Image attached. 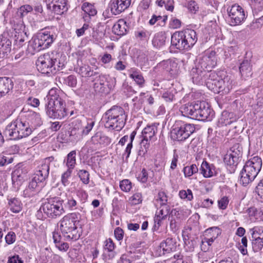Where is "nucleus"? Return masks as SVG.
<instances>
[{
    "instance_id": "nucleus-1",
    "label": "nucleus",
    "mask_w": 263,
    "mask_h": 263,
    "mask_svg": "<svg viewBox=\"0 0 263 263\" xmlns=\"http://www.w3.org/2000/svg\"><path fill=\"white\" fill-rule=\"evenodd\" d=\"M37 70L41 73L50 76L62 70L64 60L57 52H47L40 55L36 61Z\"/></svg>"
},
{
    "instance_id": "nucleus-2",
    "label": "nucleus",
    "mask_w": 263,
    "mask_h": 263,
    "mask_svg": "<svg viewBox=\"0 0 263 263\" xmlns=\"http://www.w3.org/2000/svg\"><path fill=\"white\" fill-rule=\"evenodd\" d=\"M180 111L183 116L199 121H210L214 112L209 105L204 101H197L182 105Z\"/></svg>"
},
{
    "instance_id": "nucleus-3",
    "label": "nucleus",
    "mask_w": 263,
    "mask_h": 263,
    "mask_svg": "<svg viewBox=\"0 0 263 263\" xmlns=\"http://www.w3.org/2000/svg\"><path fill=\"white\" fill-rule=\"evenodd\" d=\"M206 85L209 89L215 93L227 94L233 87V80L224 71H214L209 74Z\"/></svg>"
},
{
    "instance_id": "nucleus-4",
    "label": "nucleus",
    "mask_w": 263,
    "mask_h": 263,
    "mask_svg": "<svg viewBox=\"0 0 263 263\" xmlns=\"http://www.w3.org/2000/svg\"><path fill=\"white\" fill-rule=\"evenodd\" d=\"M80 219V214L74 212L64 216L60 220V228L66 240L76 241L80 237L81 235L77 227Z\"/></svg>"
},
{
    "instance_id": "nucleus-5",
    "label": "nucleus",
    "mask_w": 263,
    "mask_h": 263,
    "mask_svg": "<svg viewBox=\"0 0 263 263\" xmlns=\"http://www.w3.org/2000/svg\"><path fill=\"white\" fill-rule=\"evenodd\" d=\"M105 127L120 131L124 126L127 116L124 109L119 106H113L103 115Z\"/></svg>"
},
{
    "instance_id": "nucleus-6",
    "label": "nucleus",
    "mask_w": 263,
    "mask_h": 263,
    "mask_svg": "<svg viewBox=\"0 0 263 263\" xmlns=\"http://www.w3.org/2000/svg\"><path fill=\"white\" fill-rule=\"evenodd\" d=\"M197 41V36L195 30L186 29L180 31H176L171 36V45L179 50H189Z\"/></svg>"
},
{
    "instance_id": "nucleus-7",
    "label": "nucleus",
    "mask_w": 263,
    "mask_h": 263,
    "mask_svg": "<svg viewBox=\"0 0 263 263\" xmlns=\"http://www.w3.org/2000/svg\"><path fill=\"white\" fill-rule=\"evenodd\" d=\"M31 133L32 129L28 122L16 120L6 126L3 135L9 140H17L29 136Z\"/></svg>"
},
{
    "instance_id": "nucleus-8",
    "label": "nucleus",
    "mask_w": 263,
    "mask_h": 263,
    "mask_svg": "<svg viewBox=\"0 0 263 263\" xmlns=\"http://www.w3.org/2000/svg\"><path fill=\"white\" fill-rule=\"evenodd\" d=\"M194 124L187 123L182 120L175 121L171 131V138L177 141H183L187 139L195 131Z\"/></svg>"
},
{
    "instance_id": "nucleus-9",
    "label": "nucleus",
    "mask_w": 263,
    "mask_h": 263,
    "mask_svg": "<svg viewBox=\"0 0 263 263\" xmlns=\"http://www.w3.org/2000/svg\"><path fill=\"white\" fill-rule=\"evenodd\" d=\"M63 200H49L43 203L38 211L43 213L46 216L51 218H56L65 213L63 206Z\"/></svg>"
},
{
    "instance_id": "nucleus-10",
    "label": "nucleus",
    "mask_w": 263,
    "mask_h": 263,
    "mask_svg": "<svg viewBox=\"0 0 263 263\" xmlns=\"http://www.w3.org/2000/svg\"><path fill=\"white\" fill-rule=\"evenodd\" d=\"M228 21L233 26L241 24L246 18L244 9L238 4H234L227 8Z\"/></svg>"
},
{
    "instance_id": "nucleus-11",
    "label": "nucleus",
    "mask_w": 263,
    "mask_h": 263,
    "mask_svg": "<svg viewBox=\"0 0 263 263\" xmlns=\"http://www.w3.org/2000/svg\"><path fill=\"white\" fill-rule=\"evenodd\" d=\"M116 85V79L106 75L100 74L97 81L94 83L93 87L98 93H108Z\"/></svg>"
},
{
    "instance_id": "nucleus-12",
    "label": "nucleus",
    "mask_w": 263,
    "mask_h": 263,
    "mask_svg": "<svg viewBox=\"0 0 263 263\" xmlns=\"http://www.w3.org/2000/svg\"><path fill=\"white\" fill-rule=\"evenodd\" d=\"M65 106V102L64 101H60L53 104L48 103L46 105V114L50 118L63 119L68 115Z\"/></svg>"
},
{
    "instance_id": "nucleus-13",
    "label": "nucleus",
    "mask_w": 263,
    "mask_h": 263,
    "mask_svg": "<svg viewBox=\"0 0 263 263\" xmlns=\"http://www.w3.org/2000/svg\"><path fill=\"white\" fill-rule=\"evenodd\" d=\"M262 166V161L258 156H255L246 162L242 170L250 175L251 178L255 179L260 171Z\"/></svg>"
},
{
    "instance_id": "nucleus-14",
    "label": "nucleus",
    "mask_w": 263,
    "mask_h": 263,
    "mask_svg": "<svg viewBox=\"0 0 263 263\" xmlns=\"http://www.w3.org/2000/svg\"><path fill=\"white\" fill-rule=\"evenodd\" d=\"M200 68H202L207 73L212 72V69L217 64L216 52L211 51L202 57L198 63Z\"/></svg>"
},
{
    "instance_id": "nucleus-15",
    "label": "nucleus",
    "mask_w": 263,
    "mask_h": 263,
    "mask_svg": "<svg viewBox=\"0 0 263 263\" xmlns=\"http://www.w3.org/2000/svg\"><path fill=\"white\" fill-rule=\"evenodd\" d=\"M47 8L51 12L57 14H62L66 11L67 0H45Z\"/></svg>"
},
{
    "instance_id": "nucleus-16",
    "label": "nucleus",
    "mask_w": 263,
    "mask_h": 263,
    "mask_svg": "<svg viewBox=\"0 0 263 263\" xmlns=\"http://www.w3.org/2000/svg\"><path fill=\"white\" fill-rule=\"evenodd\" d=\"M177 63L172 60H164L154 68V71L156 72L165 71L171 76L176 74Z\"/></svg>"
},
{
    "instance_id": "nucleus-17",
    "label": "nucleus",
    "mask_w": 263,
    "mask_h": 263,
    "mask_svg": "<svg viewBox=\"0 0 263 263\" xmlns=\"http://www.w3.org/2000/svg\"><path fill=\"white\" fill-rule=\"evenodd\" d=\"M170 206L162 207L157 208L154 218V224L153 228L154 231L158 230L164 220H165L170 212Z\"/></svg>"
},
{
    "instance_id": "nucleus-18",
    "label": "nucleus",
    "mask_w": 263,
    "mask_h": 263,
    "mask_svg": "<svg viewBox=\"0 0 263 263\" xmlns=\"http://www.w3.org/2000/svg\"><path fill=\"white\" fill-rule=\"evenodd\" d=\"M131 4V0H111L109 7L111 13L118 15L127 9Z\"/></svg>"
},
{
    "instance_id": "nucleus-19",
    "label": "nucleus",
    "mask_w": 263,
    "mask_h": 263,
    "mask_svg": "<svg viewBox=\"0 0 263 263\" xmlns=\"http://www.w3.org/2000/svg\"><path fill=\"white\" fill-rule=\"evenodd\" d=\"M95 121L92 119H89L86 120V123H84L83 125H81V121L76 120L72 123V124L73 125L75 124V125H78L77 127H73L71 131H70V136L76 135L78 134V130L79 129V127L82 126V133L83 135H87L89 134V133L91 130L95 125Z\"/></svg>"
},
{
    "instance_id": "nucleus-20",
    "label": "nucleus",
    "mask_w": 263,
    "mask_h": 263,
    "mask_svg": "<svg viewBox=\"0 0 263 263\" xmlns=\"http://www.w3.org/2000/svg\"><path fill=\"white\" fill-rule=\"evenodd\" d=\"M12 42L7 34L0 35V59L8 57L11 51Z\"/></svg>"
},
{
    "instance_id": "nucleus-21",
    "label": "nucleus",
    "mask_w": 263,
    "mask_h": 263,
    "mask_svg": "<svg viewBox=\"0 0 263 263\" xmlns=\"http://www.w3.org/2000/svg\"><path fill=\"white\" fill-rule=\"evenodd\" d=\"M110 142L111 139L100 132L96 133L90 141V143L94 145L96 147H99L101 145H107Z\"/></svg>"
},
{
    "instance_id": "nucleus-22",
    "label": "nucleus",
    "mask_w": 263,
    "mask_h": 263,
    "mask_svg": "<svg viewBox=\"0 0 263 263\" xmlns=\"http://www.w3.org/2000/svg\"><path fill=\"white\" fill-rule=\"evenodd\" d=\"M147 127H148V125L143 129L140 136L141 142L140 143L138 155L141 157H146L147 155L148 138L147 134L148 133V129Z\"/></svg>"
},
{
    "instance_id": "nucleus-23",
    "label": "nucleus",
    "mask_w": 263,
    "mask_h": 263,
    "mask_svg": "<svg viewBox=\"0 0 263 263\" xmlns=\"http://www.w3.org/2000/svg\"><path fill=\"white\" fill-rule=\"evenodd\" d=\"M36 35L43 50L48 48L54 40L53 35L47 31L39 32Z\"/></svg>"
},
{
    "instance_id": "nucleus-24",
    "label": "nucleus",
    "mask_w": 263,
    "mask_h": 263,
    "mask_svg": "<svg viewBox=\"0 0 263 263\" xmlns=\"http://www.w3.org/2000/svg\"><path fill=\"white\" fill-rule=\"evenodd\" d=\"M13 83L8 77L0 78V98L5 96L12 89Z\"/></svg>"
},
{
    "instance_id": "nucleus-25",
    "label": "nucleus",
    "mask_w": 263,
    "mask_h": 263,
    "mask_svg": "<svg viewBox=\"0 0 263 263\" xmlns=\"http://www.w3.org/2000/svg\"><path fill=\"white\" fill-rule=\"evenodd\" d=\"M128 29V27L126 22L123 19H120L112 27V32L118 35H125Z\"/></svg>"
},
{
    "instance_id": "nucleus-26",
    "label": "nucleus",
    "mask_w": 263,
    "mask_h": 263,
    "mask_svg": "<svg viewBox=\"0 0 263 263\" xmlns=\"http://www.w3.org/2000/svg\"><path fill=\"white\" fill-rule=\"evenodd\" d=\"M159 247L162 249L164 252L166 253L175 251L177 247L176 239L168 237L161 242Z\"/></svg>"
},
{
    "instance_id": "nucleus-27",
    "label": "nucleus",
    "mask_w": 263,
    "mask_h": 263,
    "mask_svg": "<svg viewBox=\"0 0 263 263\" xmlns=\"http://www.w3.org/2000/svg\"><path fill=\"white\" fill-rule=\"evenodd\" d=\"M206 74L207 73L202 68H200L198 64L195 67H193L190 72L193 83L196 84L199 83Z\"/></svg>"
},
{
    "instance_id": "nucleus-28",
    "label": "nucleus",
    "mask_w": 263,
    "mask_h": 263,
    "mask_svg": "<svg viewBox=\"0 0 263 263\" xmlns=\"http://www.w3.org/2000/svg\"><path fill=\"white\" fill-rule=\"evenodd\" d=\"M62 93V91L57 88L51 89L47 96V100H48V103L53 104L57 102H60V101H64L60 97Z\"/></svg>"
},
{
    "instance_id": "nucleus-29",
    "label": "nucleus",
    "mask_w": 263,
    "mask_h": 263,
    "mask_svg": "<svg viewBox=\"0 0 263 263\" xmlns=\"http://www.w3.org/2000/svg\"><path fill=\"white\" fill-rule=\"evenodd\" d=\"M8 200L9 208L12 212L18 213L22 210L23 204L19 199L14 197Z\"/></svg>"
},
{
    "instance_id": "nucleus-30",
    "label": "nucleus",
    "mask_w": 263,
    "mask_h": 263,
    "mask_svg": "<svg viewBox=\"0 0 263 263\" xmlns=\"http://www.w3.org/2000/svg\"><path fill=\"white\" fill-rule=\"evenodd\" d=\"M201 173L205 178L211 177L215 174V167L206 161H203L201 165Z\"/></svg>"
},
{
    "instance_id": "nucleus-31",
    "label": "nucleus",
    "mask_w": 263,
    "mask_h": 263,
    "mask_svg": "<svg viewBox=\"0 0 263 263\" xmlns=\"http://www.w3.org/2000/svg\"><path fill=\"white\" fill-rule=\"evenodd\" d=\"M154 203L156 207L159 206L162 207L170 206L168 202V196L164 192H159L156 198Z\"/></svg>"
},
{
    "instance_id": "nucleus-32",
    "label": "nucleus",
    "mask_w": 263,
    "mask_h": 263,
    "mask_svg": "<svg viewBox=\"0 0 263 263\" xmlns=\"http://www.w3.org/2000/svg\"><path fill=\"white\" fill-rule=\"evenodd\" d=\"M240 72L242 76L249 77L252 76V66L250 64V60L246 59L240 64L239 66Z\"/></svg>"
},
{
    "instance_id": "nucleus-33",
    "label": "nucleus",
    "mask_w": 263,
    "mask_h": 263,
    "mask_svg": "<svg viewBox=\"0 0 263 263\" xmlns=\"http://www.w3.org/2000/svg\"><path fill=\"white\" fill-rule=\"evenodd\" d=\"M51 158H48L45 159L44 161L42 163L41 166L39 167V170L35 173L41 175V178L43 177L47 178L49 175V160Z\"/></svg>"
},
{
    "instance_id": "nucleus-34",
    "label": "nucleus",
    "mask_w": 263,
    "mask_h": 263,
    "mask_svg": "<svg viewBox=\"0 0 263 263\" xmlns=\"http://www.w3.org/2000/svg\"><path fill=\"white\" fill-rule=\"evenodd\" d=\"M223 161L225 164L229 166L230 168H228L229 171L231 173H234L239 161L235 160L234 158L229 153L224 156Z\"/></svg>"
},
{
    "instance_id": "nucleus-35",
    "label": "nucleus",
    "mask_w": 263,
    "mask_h": 263,
    "mask_svg": "<svg viewBox=\"0 0 263 263\" xmlns=\"http://www.w3.org/2000/svg\"><path fill=\"white\" fill-rule=\"evenodd\" d=\"M166 38L164 33L159 32L155 35L152 41V44L154 47L160 48L164 45Z\"/></svg>"
},
{
    "instance_id": "nucleus-36",
    "label": "nucleus",
    "mask_w": 263,
    "mask_h": 263,
    "mask_svg": "<svg viewBox=\"0 0 263 263\" xmlns=\"http://www.w3.org/2000/svg\"><path fill=\"white\" fill-rule=\"evenodd\" d=\"M79 73H81L83 77H90L99 74V72L94 71L93 70H92L88 65H84L80 67L79 68Z\"/></svg>"
},
{
    "instance_id": "nucleus-37",
    "label": "nucleus",
    "mask_w": 263,
    "mask_h": 263,
    "mask_svg": "<svg viewBox=\"0 0 263 263\" xmlns=\"http://www.w3.org/2000/svg\"><path fill=\"white\" fill-rule=\"evenodd\" d=\"M242 147L238 144H236L233 145L230 149V152L229 154L233 157L235 160H237L239 161V158L242 156Z\"/></svg>"
},
{
    "instance_id": "nucleus-38",
    "label": "nucleus",
    "mask_w": 263,
    "mask_h": 263,
    "mask_svg": "<svg viewBox=\"0 0 263 263\" xmlns=\"http://www.w3.org/2000/svg\"><path fill=\"white\" fill-rule=\"evenodd\" d=\"M76 152L72 151L70 152L67 156L66 166L68 168L73 170L76 163Z\"/></svg>"
},
{
    "instance_id": "nucleus-39",
    "label": "nucleus",
    "mask_w": 263,
    "mask_h": 263,
    "mask_svg": "<svg viewBox=\"0 0 263 263\" xmlns=\"http://www.w3.org/2000/svg\"><path fill=\"white\" fill-rule=\"evenodd\" d=\"M204 234L206 237H213L214 239H216L221 234V230L217 227H211L207 229L204 231Z\"/></svg>"
},
{
    "instance_id": "nucleus-40",
    "label": "nucleus",
    "mask_w": 263,
    "mask_h": 263,
    "mask_svg": "<svg viewBox=\"0 0 263 263\" xmlns=\"http://www.w3.org/2000/svg\"><path fill=\"white\" fill-rule=\"evenodd\" d=\"M82 9L89 16H94L97 14V10L94 6L89 3H84L82 6Z\"/></svg>"
},
{
    "instance_id": "nucleus-41",
    "label": "nucleus",
    "mask_w": 263,
    "mask_h": 263,
    "mask_svg": "<svg viewBox=\"0 0 263 263\" xmlns=\"http://www.w3.org/2000/svg\"><path fill=\"white\" fill-rule=\"evenodd\" d=\"M36 44V43L34 42L33 38L32 37L31 39L28 42V46L26 50L27 54L33 55L36 52L41 51L39 47H37Z\"/></svg>"
},
{
    "instance_id": "nucleus-42",
    "label": "nucleus",
    "mask_w": 263,
    "mask_h": 263,
    "mask_svg": "<svg viewBox=\"0 0 263 263\" xmlns=\"http://www.w3.org/2000/svg\"><path fill=\"white\" fill-rule=\"evenodd\" d=\"M240 183L243 186H246L252 182L254 179L251 178L250 175H248L247 173L242 170L240 174Z\"/></svg>"
},
{
    "instance_id": "nucleus-43",
    "label": "nucleus",
    "mask_w": 263,
    "mask_h": 263,
    "mask_svg": "<svg viewBox=\"0 0 263 263\" xmlns=\"http://www.w3.org/2000/svg\"><path fill=\"white\" fill-rule=\"evenodd\" d=\"M198 169L196 164H192L190 166H186L183 168V172L186 177H189L193 174L197 173Z\"/></svg>"
},
{
    "instance_id": "nucleus-44",
    "label": "nucleus",
    "mask_w": 263,
    "mask_h": 263,
    "mask_svg": "<svg viewBox=\"0 0 263 263\" xmlns=\"http://www.w3.org/2000/svg\"><path fill=\"white\" fill-rule=\"evenodd\" d=\"M250 231L252 232L251 235L252 238H259L263 240V228L254 227L250 229Z\"/></svg>"
},
{
    "instance_id": "nucleus-45",
    "label": "nucleus",
    "mask_w": 263,
    "mask_h": 263,
    "mask_svg": "<svg viewBox=\"0 0 263 263\" xmlns=\"http://www.w3.org/2000/svg\"><path fill=\"white\" fill-rule=\"evenodd\" d=\"M92 29V36L95 41H98L103 37L104 32L100 26L93 27Z\"/></svg>"
},
{
    "instance_id": "nucleus-46",
    "label": "nucleus",
    "mask_w": 263,
    "mask_h": 263,
    "mask_svg": "<svg viewBox=\"0 0 263 263\" xmlns=\"http://www.w3.org/2000/svg\"><path fill=\"white\" fill-rule=\"evenodd\" d=\"M33 10V8L29 5H25L22 6L17 12L18 15L21 17H23L26 15L29 12Z\"/></svg>"
},
{
    "instance_id": "nucleus-47",
    "label": "nucleus",
    "mask_w": 263,
    "mask_h": 263,
    "mask_svg": "<svg viewBox=\"0 0 263 263\" xmlns=\"http://www.w3.org/2000/svg\"><path fill=\"white\" fill-rule=\"evenodd\" d=\"M252 249L255 252L261 250L263 247V240L261 239L252 238Z\"/></svg>"
},
{
    "instance_id": "nucleus-48",
    "label": "nucleus",
    "mask_w": 263,
    "mask_h": 263,
    "mask_svg": "<svg viewBox=\"0 0 263 263\" xmlns=\"http://www.w3.org/2000/svg\"><path fill=\"white\" fill-rule=\"evenodd\" d=\"M179 195L181 199H185L187 201H191L193 198V193L190 189L187 190H181Z\"/></svg>"
},
{
    "instance_id": "nucleus-49",
    "label": "nucleus",
    "mask_w": 263,
    "mask_h": 263,
    "mask_svg": "<svg viewBox=\"0 0 263 263\" xmlns=\"http://www.w3.org/2000/svg\"><path fill=\"white\" fill-rule=\"evenodd\" d=\"M78 175L84 184H87L89 182V173L85 170H81L78 172Z\"/></svg>"
},
{
    "instance_id": "nucleus-50",
    "label": "nucleus",
    "mask_w": 263,
    "mask_h": 263,
    "mask_svg": "<svg viewBox=\"0 0 263 263\" xmlns=\"http://www.w3.org/2000/svg\"><path fill=\"white\" fill-rule=\"evenodd\" d=\"M185 7L189 11L193 14H195L198 10L199 7L195 1H190L185 4Z\"/></svg>"
},
{
    "instance_id": "nucleus-51",
    "label": "nucleus",
    "mask_w": 263,
    "mask_h": 263,
    "mask_svg": "<svg viewBox=\"0 0 263 263\" xmlns=\"http://www.w3.org/2000/svg\"><path fill=\"white\" fill-rule=\"evenodd\" d=\"M13 161V158L7 157L4 155V152L0 154V167H2L11 163Z\"/></svg>"
},
{
    "instance_id": "nucleus-52",
    "label": "nucleus",
    "mask_w": 263,
    "mask_h": 263,
    "mask_svg": "<svg viewBox=\"0 0 263 263\" xmlns=\"http://www.w3.org/2000/svg\"><path fill=\"white\" fill-rule=\"evenodd\" d=\"M72 170L70 168H67V171H65L62 175L61 177V181L62 184L64 186L67 185L69 182V178L70 177Z\"/></svg>"
},
{
    "instance_id": "nucleus-53",
    "label": "nucleus",
    "mask_w": 263,
    "mask_h": 263,
    "mask_svg": "<svg viewBox=\"0 0 263 263\" xmlns=\"http://www.w3.org/2000/svg\"><path fill=\"white\" fill-rule=\"evenodd\" d=\"M120 187L122 191L127 192L132 189V182L128 179L123 180L120 182Z\"/></svg>"
},
{
    "instance_id": "nucleus-54",
    "label": "nucleus",
    "mask_w": 263,
    "mask_h": 263,
    "mask_svg": "<svg viewBox=\"0 0 263 263\" xmlns=\"http://www.w3.org/2000/svg\"><path fill=\"white\" fill-rule=\"evenodd\" d=\"M148 9V0H142L138 7V11L140 12L142 15L146 14Z\"/></svg>"
},
{
    "instance_id": "nucleus-55",
    "label": "nucleus",
    "mask_w": 263,
    "mask_h": 263,
    "mask_svg": "<svg viewBox=\"0 0 263 263\" xmlns=\"http://www.w3.org/2000/svg\"><path fill=\"white\" fill-rule=\"evenodd\" d=\"M65 83L71 87H74L77 85V81L76 77L73 75H70L64 80Z\"/></svg>"
},
{
    "instance_id": "nucleus-56",
    "label": "nucleus",
    "mask_w": 263,
    "mask_h": 263,
    "mask_svg": "<svg viewBox=\"0 0 263 263\" xmlns=\"http://www.w3.org/2000/svg\"><path fill=\"white\" fill-rule=\"evenodd\" d=\"M137 179L143 183H146L148 179V172L145 168H143L142 171L138 175Z\"/></svg>"
},
{
    "instance_id": "nucleus-57",
    "label": "nucleus",
    "mask_w": 263,
    "mask_h": 263,
    "mask_svg": "<svg viewBox=\"0 0 263 263\" xmlns=\"http://www.w3.org/2000/svg\"><path fill=\"white\" fill-rule=\"evenodd\" d=\"M6 243L7 245H11L16 240V235L14 232L11 231L8 233L5 237Z\"/></svg>"
},
{
    "instance_id": "nucleus-58",
    "label": "nucleus",
    "mask_w": 263,
    "mask_h": 263,
    "mask_svg": "<svg viewBox=\"0 0 263 263\" xmlns=\"http://www.w3.org/2000/svg\"><path fill=\"white\" fill-rule=\"evenodd\" d=\"M104 243V249L109 252H112L115 248V245L112 240L111 238L107 239Z\"/></svg>"
},
{
    "instance_id": "nucleus-59",
    "label": "nucleus",
    "mask_w": 263,
    "mask_h": 263,
    "mask_svg": "<svg viewBox=\"0 0 263 263\" xmlns=\"http://www.w3.org/2000/svg\"><path fill=\"white\" fill-rule=\"evenodd\" d=\"M169 25L171 28L178 29L181 26V22L176 17H172L170 22Z\"/></svg>"
},
{
    "instance_id": "nucleus-60",
    "label": "nucleus",
    "mask_w": 263,
    "mask_h": 263,
    "mask_svg": "<svg viewBox=\"0 0 263 263\" xmlns=\"http://www.w3.org/2000/svg\"><path fill=\"white\" fill-rule=\"evenodd\" d=\"M229 200L226 196H223L218 201V207L220 209L224 210L227 208Z\"/></svg>"
},
{
    "instance_id": "nucleus-61",
    "label": "nucleus",
    "mask_w": 263,
    "mask_h": 263,
    "mask_svg": "<svg viewBox=\"0 0 263 263\" xmlns=\"http://www.w3.org/2000/svg\"><path fill=\"white\" fill-rule=\"evenodd\" d=\"M130 202L132 204H138L142 201V195L140 193H136L134 194L130 198Z\"/></svg>"
},
{
    "instance_id": "nucleus-62",
    "label": "nucleus",
    "mask_w": 263,
    "mask_h": 263,
    "mask_svg": "<svg viewBox=\"0 0 263 263\" xmlns=\"http://www.w3.org/2000/svg\"><path fill=\"white\" fill-rule=\"evenodd\" d=\"M77 204V201L73 197L68 196L67 197L66 205L70 210H73L75 209Z\"/></svg>"
},
{
    "instance_id": "nucleus-63",
    "label": "nucleus",
    "mask_w": 263,
    "mask_h": 263,
    "mask_svg": "<svg viewBox=\"0 0 263 263\" xmlns=\"http://www.w3.org/2000/svg\"><path fill=\"white\" fill-rule=\"evenodd\" d=\"M30 120L32 121V123L35 125H40L41 123V119L39 114L33 112L31 114Z\"/></svg>"
},
{
    "instance_id": "nucleus-64",
    "label": "nucleus",
    "mask_w": 263,
    "mask_h": 263,
    "mask_svg": "<svg viewBox=\"0 0 263 263\" xmlns=\"http://www.w3.org/2000/svg\"><path fill=\"white\" fill-rule=\"evenodd\" d=\"M130 77L133 79L139 85H141L144 83V79L141 74L136 72H134L130 74Z\"/></svg>"
}]
</instances>
